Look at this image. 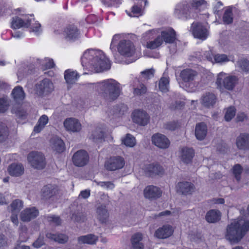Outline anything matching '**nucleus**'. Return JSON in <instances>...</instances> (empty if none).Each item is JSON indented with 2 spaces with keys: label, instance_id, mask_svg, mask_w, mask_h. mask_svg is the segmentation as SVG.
I'll return each mask as SVG.
<instances>
[{
  "label": "nucleus",
  "instance_id": "41",
  "mask_svg": "<svg viewBox=\"0 0 249 249\" xmlns=\"http://www.w3.org/2000/svg\"><path fill=\"white\" fill-rule=\"evenodd\" d=\"M48 117L46 115H42L39 119L36 125L34 127V130L35 132L38 133L44 127L48 122Z\"/></svg>",
  "mask_w": 249,
  "mask_h": 249
},
{
  "label": "nucleus",
  "instance_id": "3",
  "mask_svg": "<svg viewBox=\"0 0 249 249\" xmlns=\"http://www.w3.org/2000/svg\"><path fill=\"white\" fill-rule=\"evenodd\" d=\"M32 18H29L28 15H26L22 18L16 16L12 18L11 27L14 29H17L21 27L28 28L31 26L30 31L38 35L42 32L41 24L37 21H36L34 24L32 25Z\"/></svg>",
  "mask_w": 249,
  "mask_h": 249
},
{
  "label": "nucleus",
  "instance_id": "16",
  "mask_svg": "<svg viewBox=\"0 0 249 249\" xmlns=\"http://www.w3.org/2000/svg\"><path fill=\"white\" fill-rule=\"evenodd\" d=\"M152 142L155 145L161 149L168 148L170 143L169 139L165 135L159 133L153 135Z\"/></svg>",
  "mask_w": 249,
  "mask_h": 249
},
{
  "label": "nucleus",
  "instance_id": "36",
  "mask_svg": "<svg viewBox=\"0 0 249 249\" xmlns=\"http://www.w3.org/2000/svg\"><path fill=\"white\" fill-rule=\"evenodd\" d=\"M11 94L14 101L18 103H20L22 102L25 96L23 89L20 86L16 87L13 89Z\"/></svg>",
  "mask_w": 249,
  "mask_h": 249
},
{
  "label": "nucleus",
  "instance_id": "47",
  "mask_svg": "<svg viewBox=\"0 0 249 249\" xmlns=\"http://www.w3.org/2000/svg\"><path fill=\"white\" fill-rule=\"evenodd\" d=\"M12 213H18L23 207L22 201L19 199H15L10 205Z\"/></svg>",
  "mask_w": 249,
  "mask_h": 249
},
{
  "label": "nucleus",
  "instance_id": "8",
  "mask_svg": "<svg viewBox=\"0 0 249 249\" xmlns=\"http://www.w3.org/2000/svg\"><path fill=\"white\" fill-rule=\"evenodd\" d=\"M28 160L31 166L37 169H43L46 165L45 157L39 152H30L28 156Z\"/></svg>",
  "mask_w": 249,
  "mask_h": 249
},
{
  "label": "nucleus",
  "instance_id": "34",
  "mask_svg": "<svg viewBox=\"0 0 249 249\" xmlns=\"http://www.w3.org/2000/svg\"><path fill=\"white\" fill-rule=\"evenodd\" d=\"M98 240V237L93 234H89L86 235L79 236L77 241L79 244H87L89 245H95Z\"/></svg>",
  "mask_w": 249,
  "mask_h": 249
},
{
  "label": "nucleus",
  "instance_id": "27",
  "mask_svg": "<svg viewBox=\"0 0 249 249\" xmlns=\"http://www.w3.org/2000/svg\"><path fill=\"white\" fill-rule=\"evenodd\" d=\"M79 35V31L76 27L73 25L68 26L64 31L65 38L69 40H75L78 38Z\"/></svg>",
  "mask_w": 249,
  "mask_h": 249
},
{
  "label": "nucleus",
  "instance_id": "60",
  "mask_svg": "<svg viewBox=\"0 0 249 249\" xmlns=\"http://www.w3.org/2000/svg\"><path fill=\"white\" fill-rule=\"evenodd\" d=\"M45 244L44 236L40 234L37 239L33 243L32 246L36 249L41 247Z\"/></svg>",
  "mask_w": 249,
  "mask_h": 249
},
{
  "label": "nucleus",
  "instance_id": "1",
  "mask_svg": "<svg viewBox=\"0 0 249 249\" xmlns=\"http://www.w3.org/2000/svg\"><path fill=\"white\" fill-rule=\"evenodd\" d=\"M84 69L91 72H100L110 69L111 63L101 50L88 49L81 58Z\"/></svg>",
  "mask_w": 249,
  "mask_h": 249
},
{
  "label": "nucleus",
  "instance_id": "11",
  "mask_svg": "<svg viewBox=\"0 0 249 249\" xmlns=\"http://www.w3.org/2000/svg\"><path fill=\"white\" fill-rule=\"evenodd\" d=\"M72 162L77 167H83L87 165L89 161V155L84 150H80L74 153L72 158Z\"/></svg>",
  "mask_w": 249,
  "mask_h": 249
},
{
  "label": "nucleus",
  "instance_id": "55",
  "mask_svg": "<svg viewBox=\"0 0 249 249\" xmlns=\"http://www.w3.org/2000/svg\"><path fill=\"white\" fill-rule=\"evenodd\" d=\"M96 184L107 190H112L115 187V184L111 181H96Z\"/></svg>",
  "mask_w": 249,
  "mask_h": 249
},
{
  "label": "nucleus",
  "instance_id": "48",
  "mask_svg": "<svg viewBox=\"0 0 249 249\" xmlns=\"http://www.w3.org/2000/svg\"><path fill=\"white\" fill-rule=\"evenodd\" d=\"M122 142L126 146L133 147L136 144V140L132 135L127 134L125 137L122 140Z\"/></svg>",
  "mask_w": 249,
  "mask_h": 249
},
{
  "label": "nucleus",
  "instance_id": "35",
  "mask_svg": "<svg viewBox=\"0 0 249 249\" xmlns=\"http://www.w3.org/2000/svg\"><path fill=\"white\" fill-rule=\"evenodd\" d=\"M8 171L11 176L19 177L24 173V167L20 163H12L10 165Z\"/></svg>",
  "mask_w": 249,
  "mask_h": 249
},
{
  "label": "nucleus",
  "instance_id": "45",
  "mask_svg": "<svg viewBox=\"0 0 249 249\" xmlns=\"http://www.w3.org/2000/svg\"><path fill=\"white\" fill-rule=\"evenodd\" d=\"M45 218L50 224L55 226H59L62 223V220L58 215H48L45 216Z\"/></svg>",
  "mask_w": 249,
  "mask_h": 249
},
{
  "label": "nucleus",
  "instance_id": "58",
  "mask_svg": "<svg viewBox=\"0 0 249 249\" xmlns=\"http://www.w3.org/2000/svg\"><path fill=\"white\" fill-rule=\"evenodd\" d=\"M142 12L141 7L137 5H134L131 8L130 13H127L130 17H139L142 15Z\"/></svg>",
  "mask_w": 249,
  "mask_h": 249
},
{
  "label": "nucleus",
  "instance_id": "33",
  "mask_svg": "<svg viewBox=\"0 0 249 249\" xmlns=\"http://www.w3.org/2000/svg\"><path fill=\"white\" fill-rule=\"evenodd\" d=\"M207 133V127L204 123L196 124L195 129V136L198 140H203Z\"/></svg>",
  "mask_w": 249,
  "mask_h": 249
},
{
  "label": "nucleus",
  "instance_id": "53",
  "mask_svg": "<svg viewBox=\"0 0 249 249\" xmlns=\"http://www.w3.org/2000/svg\"><path fill=\"white\" fill-rule=\"evenodd\" d=\"M213 57L214 56L213 55L212 52L211 50L203 52L202 53V54H200L198 55V57L200 59V60H202L206 59L209 61H211L212 62H213Z\"/></svg>",
  "mask_w": 249,
  "mask_h": 249
},
{
  "label": "nucleus",
  "instance_id": "46",
  "mask_svg": "<svg viewBox=\"0 0 249 249\" xmlns=\"http://www.w3.org/2000/svg\"><path fill=\"white\" fill-rule=\"evenodd\" d=\"M162 43V38L160 36H158L154 40L147 43V47L150 49H155L160 46Z\"/></svg>",
  "mask_w": 249,
  "mask_h": 249
},
{
  "label": "nucleus",
  "instance_id": "17",
  "mask_svg": "<svg viewBox=\"0 0 249 249\" xmlns=\"http://www.w3.org/2000/svg\"><path fill=\"white\" fill-rule=\"evenodd\" d=\"M38 214V209L35 207H32L23 210L20 213V217L23 222H29L36 218Z\"/></svg>",
  "mask_w": 249,
  "mask_h": 249
},
{
  "label": "nucleus",
  "instance_id": "23",
  "mask_svg": "<svg viewBox=\"0 0 249 249\" xmlns=\"http://www.w3.org/2000/svg\"><path fill=\"white\" fill-rule=\"evenodd\" d=\"M216 100V97L213 93L206 92L201 96L200 103L205 107L211 108L214 106Z\"/></svg>",
  "mask_w": 249,
  "mask_h": 249
},
{
  "label": "nucleus",
  "instance_id": "62",
  "mask_svg": "<svg viewBox=\"0 0 249 249\" xmlns=\"http://www.w3.org/2000/svg\"><path fill=\"white\" fill-rule=\"evenodd\" d=\"M179 124L177 122H171L165 124V128L169 130H175L179 127Z\"/></svg>",
  "mask_w": 249,
  "mask_h": 249
},
{
  "label": "nucleus",
  "instance_id": "20",
  "mask_svg": "<svg viewBox=\"0 0 249 249\" xmlns=\"http://www.w3.org/2000/svg\"><path fill=\"white\" fill-rule=\"evenodd\" d=\"M174 232L173 227L169 225H164L158 228L155 232L154 235L159 239H166L171 236Z\"/></svg>",
  "mask_w": 249,
  "mask_h": 249
},
{
  "label": "nucleus",
  "instance_id": "5",
  "mask_svg": "<svg viewBox=\"0 0 249 249\" xmlns=\"http://www.w3.org/2000/svg\"><path fill=\"white\" fill-rule=\"evenodd\" d=\"M243 237V233L241 232L238 224L236 223L235 219L230 224L228 225L227 228L226 237L231 243H237L239 242Z\"/></svg>",
  "mask_w": 249,
  "mask_h": 249
},
{
  "label": "nucleus",
  "instance_id": "28",
  "mask_svg": "<svg viewBox=\"0 0 249 249\" xmlns=\"http://www.w3.org/2000/svg\"><path fill=\"white\" fill-rule=\"evenodd\" d=\"M46 237L52 241L61 244L66 243L69 239L68 235L61 233L54 234L51 232H47L46 234Z\"/></svg>",
  "mask_w": 249,
  "mask_h": 249
},
{
  "label": "nucleus",
  "instance_id": "39",
  "mask_svg": "<svg viewBox=\"0 0 249 249\" xmlns=\"http://www.w3.org/2000/svg\"><path fill=\"white\" fill-rule=\"evenodd\" d=\"M128 107L126 105L121 104L117 105L113 107V115L117 117H120L124 115L127 112Z\"/></svg>",
  "mask_w": 249,
  "mask_h": 249
},
{
  "label": "nucleus",
  "instance_id": "38",
  "mask_svg": "<svg viewBox=\"0 0 249 249\" xmlns=\"http://www.w3.org/2000/svg\"><path fill=\"white\" fill-rule=\"evenodd\" d=\"M142 239V234L137 233L133 235L131 238V244L132 249H143V245L141 242Z\"/></svg>",
  "mask_w": 249,
  "mask_h": 249
},
{
  "label": "nucleus",
  "instance_id": "18",
  "mask_svg": "<svg viewBox=\"0 0 249 249\" xmlns=\"http://www.w3.org/2000/svg\"><path fill=\"white\" fill-rule=\"evenodd\" d=\"M177 191L183 195H187L192 194L195 190V186L193 183L182 181L178 182L176 186Z\"/></svg>",
  "mask_w": 249,
  "mask_h": 249
},
{
  "label": "nucleus",
  "instance_id": "63",
  "mask_svg": "<svg viewBox=\"0 0 249 249\" xmlns=\"http://www.w3.org/2000/svg\"><path fill=\"white\" fill-rule=\"evenodd\" d=\"M8 107L7 101L3 99H0V113H3L6 111Z\"/></svg>",
  "mask_w": 249,
  "mask_h": 249
},
{
  "label": "nucleus",
  "instance_id": "61",
  "mask_svg": "<svg viewBox=\"0 0 249 249\" xmlns=\"http://www.w3.org/2000/svg\"><path fill=\"white\" fill-rule=\"evenodd\" d=\"M102 2L107 6H117L121 3V0H101Z\"/></svg>",
  "mask_w": 249,
  "mask_h": 249
},
{
  "label": "nucleus",
  "instance_id": "56",
  "mask_svg": "<svg viewBox=\"0 0 249 249\" xmlns=\"http://www.w3.org/2000/svg\"><path fill=\"white\" fill-rule=\"evenodd\" d=\"M85 216L84 213L79 212H75L71 216V219L78 222L84 221Z\"/></svg>",
  "mask_w": 249,
  "mask_h": 249
},
{
  "label": "nucleus",
  "instance_id": "54",
  "mask_svg": "<svg viewBox=\"0 0 249 249\" xmlns=\"http://www.w3.org/2000/svg\"><path fill=\"white\" fill-rule=\"evenodd\" d=\"M237 64L242 71L247 72L249 71V61L247 59H242L239 60Z\"/></svg>",
  "mask_w": 249,
  "mask_h": 249
},
{
  "label": "nucleus",
  "instance_id": "15",
  "mask_svg": "<svg viewBox=\"0 0 249 249\" xmlns=\"http://www.w3.org/2000/svg\"><path fill=\"white\" fill-rule=\"evenodd\" d=\"M192 10V8L186 1H183L176 6L175 15L178 18L186 19L189 18Z\"/></svg>",
  "mask_w": 249,
  "mask_h": 249
},
{
  "label": "nucleus",
  "instance_id": "6",
  "mask_svg": "<svg viewBox=\"0 0 249 249\" xmlns=\"http://www.w3.org/2000/svg\"><path fill=\"white\" fill-rule=\"evenodd\" d=\"M53 85L52 81L45 78L39 81L35 86V94L39 97H43L51 93L53 90Z\"/></svg>",
  "mask_w": 249,
  "mask_h": 249
},
{
  "label": "nucleus",
  "instance_id": "26",
  "mask_svg": "<svg viewBox=\"0 0 249 249\" xmlns=\"http://www.w3.org/2000/svg\"><path fill=\"white\" fill-rule=\"evenodd\" d=\"M180 158L181 160L185 163L191 162L195 155V151L192 148L184 147L180 151Z\"/></svg>",
  "mask_w": 249,
  "mask_h": 249
},
{
  "label": "nucleus",
  "instance_id": "29",
  "mask_svg": "<svg viewBox=\"0 0 249 249\" xmlns=\"http://www.w3.org/2000/svg\"><path fill=\"white\" fill-rule=\"evenodd\" d=\"M51 148L57 153H62L65 150V143L63 141L57 137H53L50 140Z\"/></svg>",
  "mask_w": 249,
  "mask_h": 249
},
{
  "label": "nucleus",
  "instance_id": "37",
  "mask_svg": "<svg viewBox=\"0 0 249 249\" xmlns=\"http://www.w3.org/2000/svg\"><path fill=\"white\" fill-rule=\"evenodd\" d=\"M79 75L75 71L67 70L64 72V78L66 82L69 84H72L77 80Z\"/></svg>",
  "mask_w": 249,
  "mask_h": 249
},
{
  "label": "nucleus",
  "instance_id": "50",
  "mask_svg": "<svg viewBox=\"0 0 249 249\" xmlns=\"http://www.w3.org/2000/svg\"><path fill=\"white\" fill-rule=\"evenodd\" d=\"M206 1L205 0H193L191 2L192 9L200 10L206 6Z\"/></svg>",
  "mask_w": 249,
  "mask_h": 249
},
{
  "label": "nucleus",
  "instance_id": "13",
  "mask_svg": "<svg viewBox=\"0 0 249 249\" xmlns=\"http://www.w3.org/2000/svg\"><path fill=\"white\" fill-rule=\"evenodd\" d=\"M125 164L123 158L120 156L110 157L105 163L106 169L109 171H115L122 169Z\"/></svg>",
  "mask_w": 249,
  "mask_h": 249
},
{
  "label": "nucleus",
  "instance_id": "31",
  "mask_svg": "<svg viewBox=\"0 0 249 249\" xmlns=\"http://www.w3.org/2000/svg\"><path fill=\"white\" fill-rule=\"evenodd\" d=\"M160 36L162 37V41L170 44L174 43L176 40V32L172 28L162 31Z\"/></svg>",
  "mask_w": 249,
  "mask_h": 249
},
{
  "label": "nucleus",
  "instance_id": "9",
  "mask_svg": "<svg viewBox=\"0 0 249 249\" xmlns=\"http://www.w3.org/2000/svg\"><path fill=\"white\" fill-rule=\"evenodd\" d=\"M191 30L195 38L202 40L206 39L209 35L206 27L200 22H193L191 27Z\"/></svg>",
  "mask_w": 249,
  "mask_h": 249
},
{
  "label": "nucleus",
  "instance_id": "51",
  "mask_svg": "<svg viewBox=\"0 0 249 249\" xmlns=\"http://www.w3.org/2000/svg\"><path fill=\"white\" fill-rule=\"evenodd\" d=\"M155 72V70L153 69H146L141 72L142 77L144 79L148 80V79H151L154 76V73Z\"/></svg>",
  "mask_w": 249,
  "mask_h": 249
},
{
  "label": "nucleus",
  "instance_id": "10",
  "mask_svg": "<svg viewBox=\"0 0 249 249\" xmlns=\"http://www.w3.org/2000/svg\"><path fill=\"white\" fill-rule=\"evenodd\" d=\"M225 75L224 73H220L217 76L216 84L218 86L223 84V87L228 90H232L237 82V78L235 76H228L223 78Z\"/></svg>",
  "mask_w": 249,
  "mask_h": 249
},
{
  "label": "nucleus",
  "instance_id": "25",
  "mask_svg": "<svg viewBox=\"0 0 249 249\" xmlns=\"http://www.w3.org/2000/svg\"><path fill=\"white\" fill-rule=\"evenodd\" d=\"M144 196L148 199H155L160 197L161 194L160 190L157 187L149 185L145 187L143 191Z\"/></svg>",
  "mask_w": 249,
  "mask_h": 249
},
{
  "label": "nucleus",
  "instance_id": "30",
  "mask_svg": "<svg viewBox=\"0 0 249 249\" xmlns=\"http://www.w3.org/2000/svg\"><path fill=\"white\" fill-rule=\"evenodd\" d=\"M221 217V213L218 210L212 209L206 214L205 219L210 223H215L219 221Z\"/></svg>",
  "mask_w": 249,
  "mask_h": 249
},
{
  "label": "nucleus",
  "instance_id": "32",
  "mask_svg": "<svg viewBox=\"0 0 249 249\" xmlns=\"http://www.w3.org/2000/svg\"><path fill=\"white\" fill-rule=\"evenodd\" d=\"M132 86L133 89V94L135 95H142L145 94L147 91L145 86L141 83L139 80L137 78L134 79Z\"/></svg>",
  "mask_w": 249,
  "mask_h": 249
},
{
  "label": "nucleus",
  "instance_id": "14",
  "mask_svg": "<svg viewBox=\"0 0 249 249\" xmlns=\"http://www.w3.org/2000/svg\"><path fill=\"white\" fill-rule=\"evenodd\" d=\"M132 120L135 123L140 125L145 126L149 122L150 116L146 111L136 109L132 113Z\"/></svg>",
  "mask_w": 249,
  "mask_h": 249
},
{
  "label": "nucleus",
  "instance_id": "4",
  "mask_svg": "<svg viewBox=\"0 0 249 249\" xmlns=\"http://www.w3.org/2000/svg\"><path fill=\"white\" fill-rule=\"evenodd\" d=\"M40 197L41 199L46 203L56 202L60 198L57 186L51 184L44 186L41 190Z\"/></svg>",
  "mask_w": 249,
  "mask_h": 249
},
{
  "label": "nucleus",
  "instance_id": "21",
  "mask_svg": "<svg viewBox=\"0 0 249 249\" xmlns=\"http://www.w3.org/2000/svg\"><path fill=\"white\" fill-rule=\"evenodd\" d=\"M96 217L101 223H107L109 218V213L106 205L102 204L97 207Z\"/></svg>",
  "mask_w": 249,
  "mask_h": 249
},
{
  "label": "nucleus",
  "instance_id": "40",
  "mask_svg": "<svg viewBox=\"0 0 249 249\" xmlns=\"http://www.w3.org/2000/svg\"><path fill=\"white\" fill-rule=\"evenodd\" d=\"M235 220L244 236L246 233L249 231V220L242 217L241 218H238Z\"/></svg>",
  "mask_w": 249,
  "mask_h": 249
},
{
  "label": "nucleus",
  "instance_id": "49",
  "mask_svg": "<svg viewBox=\"0 0 249 249\" xmlns=\"http://www.w3.org/2000/svg\"><path fill=\"white\" fill-rule=\"evenodd\" d=\"M169 81L167 78L162 77L159 81V88L163 92H166L168 91V86Z\"/></svg>",
  "mask_w": 249,
  "mask_h": 249
},
{
  "label": "nucleus",
  "instance_id": "59",
  "mask_svg": "<svg viewBox=\"0 0 249 249\" xmlns=\"http://www.w3.org/2000/svg\"><path fill=\"white\" fill-rule=\"evenodd\" d=\"M213 61L216 63H223L229 61L227 56L224 54H217L214 56Z\"/></svg>",
  "mask_w": 249,
  "mask_h": 249
},
{
  "label": "nucleus",
  "instance_id": "43",
  "mask_svg": "<svg viewBox=\"0 0 249 249\" xmlns=\"http://www.w3.org/2000/svg\"><path fill=\"white\" fill-rule=\"evenodd\" d=\"M9 129L6 125L0 122V142H2L6 140L9 136Z\"/></svg>",
  "mask_w": 249,
  "mask_h": 249
},
{
  "label": "nucleus",
  "instance_id": "12",
  "mask_svg": "<svg viewBox=\"0 0 249 249\" xmlns=\"http://www.w3.org/2000/svg\"><path fill=\"white\" fill-rule=\"evenodd\" d=\"M143 170L146 176L150 177L160 176L164 173L163 167L158 162H153L145 165Z\"/></svg>",
  "mask_w": 249,
  "mask_h": 249
},
{
  "label": "nucleus",
  "instance_id": "64",
  "mask_svg": "<svg viewBox=\"0 0 249 249\" xmlns=\"http://www.w3.org/2000/svg\"><path fill=\"white\" fill-rule=\"evenodd\" d=\"M45 62L42 64V65H44L45 69H51L54 67V63L53 59L46 58L45 59Z\"/></svg>",
  "mask_w": 249,
  "mask_h": 249
},
{
  "label": "nucleus",
  "instance_id": "7",
  "mask_svg": "<svg viewBox=\"0 0 249 249\" xmlns=\"http://www.w3.org/2000/svg\"><path fill=\"white\" fill-rule=\"evenodd\" d=\"M119 53L124 57H130L134 55L136 49L133 43L129 40H121L117 46Z\"/></svg>",
  "mask_w": 249,
  "mask_h": 249
},
{
  "label": "nucleus",
  "instance_id": "44",
  "mask_svg": "<svg viewBox=\"0 0 249 249\" xmlns=\"http://www.w3.org/2000/svg\"><path fill=\"white\" fill-rule=\"evenodd\" d=\"M104 134L103 132L100 128H99L96 129L92 132L90 138L95 142H100L104 140Z\"/></svg>",
  "mask_w": 249,
  "mask_h": 249
},
{
  "label": "nucleus",
  "instance_id": "52",
  "mask_svg": "<svg viewBox=\"0 0 249 249\" xmlns=\"http://www.w3.org/2000/svg\"><path fill=\"white\" fill-rule=\"evenodd\" d=\"M236 109L233 107H230L227 109L225 114V119L227 121H231L235 115Z\"/></svg>",
  "mask_w": 249,
  "mask_h": 249
},
{
  "label": "nucleus",
  "instance_id": "42",
  "mask_svg": "<svg viewBox=\"0 0 249 249\" xmlns=\"http://www.w3.org/2000/svg\"><path fill=\"white\" fill-rule=\"evenodd\" d=\"M233 20V14L232 13V8H227L223 16V21L225 24H229L232 23Z\"/></svg>",
  "mask_w": 249,
  "mask_h": 249
},
{
  "label": "nucleus",
  "instance_id": "2",
  "mask_svg": "<svg viewBox=\"0 0 249 249\" xmlns=\"http://www.w3.org/2000/svg\"><path fill=\"white\" fill-rule=\"evenodd\" d=\"M95 90L99 96L107 102L116 100L122 90L120 83L113 79H107L97 83Z\"/></svg>",
  "mask_w": 249,
  "mask_h": 249
},
{
  "label": "nucleus",
  "instance_id": "57",
  "mask_svg": "<svg viewBox=\"0 0 249 249\" xmlns=\"http://www.w3.org/2000/svg\"><path fill=\"white\" fill-rule=\"evenodd\" d=\"M242 172V166L239 164L235 165L233 168V173L235 176V178L238 181H239L241 179V175Z\"/></svg>",
  "mask_w": 249,
  "mask_h": 249
},
{
  "label": "nucleus",
  "instance_id": "19",
  "mask_svg": "<svg viewBox=\"0 0 249 249\" xmlns=\"http://www.w3.org/2000/svg\"><path fill=\"white\" fill-rule=\"evenodd\" d=\"M198 76V72L191 69H185L181 71L179 76L185 83H190L195 80Z\"/></svg>",
  "mask_w": 249,
  "mask_h": 249
},
{
  "label": "nucleus",
  "instance_id": "22",
  "mask_svg": "<svg viewBox=\"0 0 249 249\" xmlns=\"http://www.w3.org/2000/svg\"><path fill=\"white\" fill-rule=\"evenodd\" d=\"M236 145L239 150H249V134H240L236 138Z\"/></svg>",
  "mask_w": 249,
  "mask_h": 249
},
{
  "label": "nucleus",
  "instance_id": "24",
  "mask_svg": "<svg viewBox=\"0 0 249 249\" xmlns=\"http://www.w3.org/2000/svg\"><path fill=\"white\" fill-rule=\"evenodd\" d=\"M64 125L68 131L78 132L81 129V124L77 119L69 118L65 120Z\"/></svg>",
  "mask_w": 249,
  "mask_h": 249
}]
</instances>
